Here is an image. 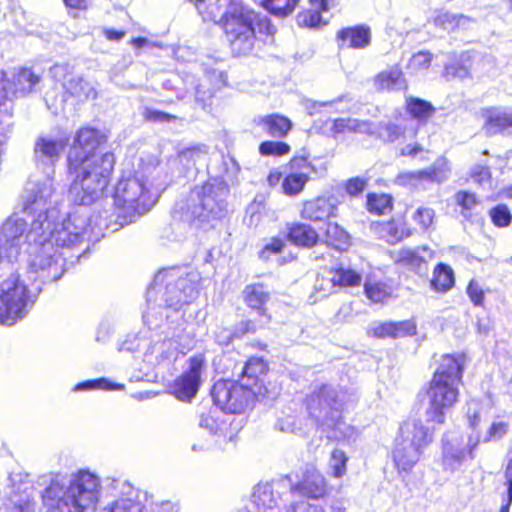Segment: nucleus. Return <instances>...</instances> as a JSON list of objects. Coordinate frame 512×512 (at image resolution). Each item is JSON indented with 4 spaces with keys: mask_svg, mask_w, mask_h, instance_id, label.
Here are the masks:
<instances>
[{
    "mask_svg": "<svg viewBox=\"0 0 512 512\" xmlns=\"http://www.w3.org/2000/svg\"><path fill=\"white\" fill-rule=\"evenodd\" d=\"M403 134V129L391 122V121H380L377 124L376 137L383 142L392 143L396 141Z\"/></svg>",
    "mask_w": 512,
    "mask_h": 512,
    "instance_id": "obj_47",
    "label": "nucleus"
},
{
    "mask_svg": "<svg viewBox=\"0 0 512 512\" xmlns=\"http://www.w3.org/2000/svg\"><path fill=\"white\" fill-rule=\"evenodd\" d=\"M40 81V77L36 75L31 69L23 68L21 69L16 77V83H12L15 94H27L30 93L34 86L38 84Z\"/></svg>",
    "mask_w": 512,
    "mask_h": 512,
    "instance_id": "obj_39",
    "label": "nucleus"
},
{
    "mask_svg": "<svg viewBox=\"0 0 512 512\" xmlns=\"http://www.w3.org/2000/svg\"><path fill=\"white\" fill-rule=\"evenodd\" d=\"M435 218V211L429 207H419L412 215V219L423 231L430 228Z\"/></svg>",
    "mask_w": 512,
    "mask_h": 512,
    "instance_id": "obj_59",
    "label": "nucleus"
},
{
    "mask_svg": "<svg viewBox=\"0 0 512 512\" xmlns=\"http://www.w3.org/2000/svg\"><path fill=\"white\" fill-rule=\"evenodd\" d=\"M192 270L189 265L160 269L153 283L147 289V310L143 319L149 328L159 327L163 322L166 308L181 311L190 305L192 294Z\"/></svg>",
    "mask_w": 512,
    "mask_h": 512,
    "instance_id": "obj_3",
    "label": "nucleus"
},
{
    "mask_svg": "<svg viewBox=\"0 0 512 512\" xmlns=\"http://www.w3.org/2000/svg\"><path fill=\"white\" fill-rule=\"evenodd\" d=\"M228 192V186L218 176L205 183L199 194L200 203L194 206V219L202 223L221 219L226 212Z\"/></svg>",
    "mask_w": 512,
    "mask_h": 512,
    "instance_id": "obj_17",
    "label": "nucleus"
},
{
    "mask_svg": "<svg viewBox=\"0 0 512 512\" xmlns=\"http://www.w3.org/2000/svg\"><path fill=\"white\" fill-rule=\"evenodd\" d=\"M101 512H148L145 505L132 498H120L106 507Z\"/></svg>",
    "mask_w": 512,
    "mask_h": 512,
    "instance_id": "obj_40",
    "label": "nucleus"
},
{
    "mask_svg": "<svg viewBox=\"0 0 512 512\" xmlns=\"http://www.w3.org/2000/svg\"><path fill=\"white\" fill-rule=\"evenodd\" d=\"M504 474L507 485V495L501 505L499 512H509L512 504V450L509 452V460Z\"/></svg>",
    "mask_w": 512,
    "mask_h": 512,
    "instance_id": "obj_61",
    "label": "nucleus"
},
{
    "mask_svg": "<svg viewBox=\"0 0 512 512\" xmlns=\"http://www.w3.org/2000/svg\"><path fill=\"white\" fill-rule=\"evenodd\" d=\"M68 144L69 136L64 132L39 136L34 145V161L37 168L42 169L46 175H53L55 165Z\"/></svg>",
    "mask_w": 512,
    "mask_h": 512,
    "instance_id": "obj_18",
    "label": "nucleus"
},
{
    "mask_svg": "<svg viewBox=\"0 0 512 512\" xmlns=\"http://www.w3.org/2000/svg\"><path fill=\"white\" fill-rule=\"evenodd\" d=\"M285 512H327L326 509L318 504L309 502L308 500L292 501L286 506Z\"/></svg>",
    "mask_w": 512,
    "mask_h": 512,
    "instance_id": "obj_60",
    "label": "nucleus"
},
{
    "mask_svg": "<svg viewBox=\"0 0 512 512\" xmlns=\"http://www.w3.org/2000/svg\"><path fill=\"white\" fill-rule=\"evenodd\" d=\"M219 0H194V6L204 21L217 22L220 16L219 6L216 2Z\"/></svg>",
    "mask_w": 512,
    "mask_h": 512,
    "instance_id": "obj_50",
    "label": "nucleus"
},
{
    "mask_svg": "<svg viewBox=\"0 0 512 512\" xmlns=\"http://www.w3.org/2000/svg\"><path fill=\"white\" fill-rule=\"evenodd\" d=\"M65 90L79 100L94 99L97 95L95 86L82 77L70 75L67 82H64Z\"/></svg>",
    "mask_w": 512,
    "mask_h": 512,
    "instance_id": "obj_35",
    "label": "nucleus"
},
{
    "mask_svg": "<svg viewBox=\"0 0 512 512\" xmlns=\"http://www.w3.org/2000/svg\"><path fill=\"white\" fill-rule=\"evenodd\" d=\"M392 197L387 194H369L367 197V208L371 213L384 215L392 210Z\"/></svg>",
    "mask_w": 512,
    "mask_h": 512,
    "instance_id": "obj_44",
    "label": "nucleus"
},
{
    "mask_svg": "<svg viewBox=\"0 0 512 512\" xmlns=\"http://www.w3.org/2000/svg\"><path fill=\"white\" fill-rule=\"evenodd\" d=\"M322 11L317 9H310L303 12L298 13L297 15V23L299 26H305L314 28L321 24H326V21L323 20L321 15Z\"/></svg>",
    "mask_w": 512,
    "mask_h": 512,
    "instance_id": "obj_56",
    "label": "nucleus"
},
{
    "mask_svg": "<svg viewBox=\"0 0 512 512\" xmlns=\"http://www.w3.org/2000/svg\"><path fill=\"white\" fill-rule=\"evenodd\" d=\"M443 74L448 79H465L469 77V70L464 64H461L459 62H451L445 65Z\"/></svg>",
    "mask_w": 512,
    "mask_h": 512,
    "instance_id": "obj_63",
    "label": "nucleus"
},
{
    "mask_svg": "<svg viewBox=\"0 0 512 512\" xmlns=\"http://www.w3.org/2000/svg\"><path fill=\"white\" fill-rule=\"evenodd\" d=\"M455 202L461 207V214L467 219L471 217L472 211L480 204L474 193L465 190H460L455 194Z\"/></svg>",
    "mask_w": 512,
    "mask_h": 512,
    "instance_id": "obj_48",
    "label": "nucleus"
},
{
    "mask_svg": "<svg viewBox=\"0 0 512 512\" xmlns=\"http://www.w3.org/2000/svg\"><path fill=\"white\" fill-rule=\"evenodd\" d=\"M254 28L255 32L257 31L268 36H272L276 32V28L271 24L268 16H260L257 13H255Z\"/></svg>",
    "mask_w": 512,
    "mask_h": 512,
    "instance_id": "obj_64",
    "label": "nucleus"
},
{
    "mask_svg": "<svg viewBox=\"0 0 512 512\" xmlns=\"http://www.w3.org/2000/svg\"><path fill=\"white\" fill-rule=\"evenodd\" d=\"M336 40L340 49H365L371 43V30L364 24L345 27L337 32Z\"/></svg>",
    "mask_w": 512,
    "mask_h": 512,
    "instance_id": "obj_24",
    "label": "nucleus"
},
{
    "mask_svg": "<svg viewBox=\"0 0 512 512\" xmlns=\"http://www.w3.org/2000/svg\"><path fill=\"white\" fill-rule=\"evenodd\" d=\"M19 218L7 219L0 228V265L17 261L23 247L28 252V268L33 280L57 281L65 272L63 254L46 237L44 222L32 221L29 231Z\"/></svg>",
    "mask_w": 512,
    "mask_h": 512,
    "instance_id": "obj_1",
    "label": "nucleus"
},
{
    "mask_svg": "<svg viewBox=\"0 0 512 512\" xmlns=\"http://www.w3.org/2000/svg\"><path fill=\"white\" fill-rule=\"evenodd\" d=\"M433 255L434 252L426 246L415 250L406 248L398 252L397 261L408 266L420 276H425L429 270L428 261L433 258Z\"/></svg>",
    "mask_w": 512,
    "mask_h": 512,
    "instance_id": "obj_27",
    "label": "nucleus"
},
{
    "mask_svg": "<svg viewBox=\"0 0 512 512\" xmlns=\"http://www.w3.org/2000/svg\"><path fill=\"white\" fill-rule=\"evenodd\" d=\"M172 220L175 224L183 226L189 230L192 226V212L190 194H187L177 200L172 210Z\"/></svg>",
    "mask_w": 512,
    "mask_h": 512,
    "instance_id": "obj_37",
    "label": "nucleus"
},
{
    "mask_svg": "<svg viewBox=\"0 0 512 512\" xmlns=\"http://www.w3.org/2000/svg\"><path fill=\"white\" fill-rule=\"evenodd\" d=\"M308 177L303 173H293L286 176L282 182V188L286 195H297L304 188Z\"/></svg>",
    "mask_w": 512,
    "mask_h": 512,
    "instance_id": "obj_49",
    "label": "nucleus"
},
{
    "mask_svg": "<svg viewBox=\"0 0 512 512\" xmlns=\"http://www.w3.org/2000/svg\"><path fill=\"white\" fill-rule=\"evenodd\" d=\"M365 294L372 302L381 303L390 297L391 292L386 284L376 282L365 283Z\"/></svg>",
    "mask_w": 512,
    "mask_h": 512,
    "instance_id": "obj_51",
    "label": "nucleus"
},
{
    "mask_svg": "<svg viewBox=\"0 0 512 512\" xmlns=\"http://www.w3.org/2000/svg\"><path fill=\"white\" fill-rule=\"evenodd\" d=\"M100 491V478L88 470H80L53 474L41 497L46 512H95Z\"/></svg>",
    "mask_w": 512,
    "mask_h": 512,
    "instance_id": "obj_2",
    "label": "nucleus"
},
{
    "mask_svg": "<svg viewBox=\"0 0 512 512\" xmlns=\"http://www.w3.org/2000/svg\"><path fill=\"white\" fill-rule=\"evenodd\" d=\"M346 98H347V96H341L332 101H325V102H318V101H314V100L305 98L301 101V105L305 109L306 113L310 116L316 115L317 113H319L321 111V109H327V111H329V112L336 111V112L343 113V112L347 111L348 108L347 107L339 108L338 105L340 103H342Z\"/></svg>",
    "mask_w": 512,
    "mask_h": 512,
    "instance_id": "obj_38",
    "label": "nucleus"
},
{
    "mask_svg": "<svg viewBox=\"0 0 512 512\" xmlns=\"http://www.w3.org/2000/svg\"><path fill=\"white\" fill-rule=\"evenodd\" d=\"M290 493H299L308 498L318 499L326 494L325 478L314 468H307L301 481L293 480Z\"/></svg>",
    "mask_w": 512,
    "mask_h": 512,
    "instance_id": "obj_25",
    "label": "nucleus"
},
{
    "mask_svg": "<svg viewBox=\"0 0 512 512\" xmlns=\"http://www.w3.org/2000/svg\"><path fill=\"white\" fill-rule=\"evenodd\" d=\"M377 90H399L404 86V78L401 69L394 66L380 72L374 79Z\"/></svg>",
    "mask_w": 512,
    "mask_h": 512,
    "instance_id": "obj_36",
    "label": "nucleus"
},
{
    "mask_svg": "<svg viewBox=\"0 0 512 512\" xmlns=\"http://www.w3.org/2000/svg\"><path fill=\"white\" fill-rule=\"evenodd\" d=\"M485 118L483 129L487 135L512 134V112L501 108H487L482 112Z\"/></svg>",
    "mask_w": 512,
    "mask_h": 512,
    "instance_id": "obj_26",
    "label": "nucleus"
},
{
    "mask_svg": "<svg viewBox=\"0 0 512 512\" xmlns=\"http://www.w3.org/2000/svg\"><path fill=\"white\" fill-rule=\"evenodd\" d=\"M454 284L455 276L453 269L445 263L437 264L430 280L431 288L438 293H446Z\"/></svg>",
    "mask_w": 512,
    "mask_h": 512,
    "instance_id": "obj_34",
    "label": "nucleus"
},
{
    "mask_svg": "<svg viewBox=\"0 0 512 512\" xmlns=\"http://www.w3.org/2000/svg\"><path fill=\"white\" fill-rule=\"evenodd\" d=\"M408 112L415 118L427 119L432 116L435 109L432 104L420 98L410 97L406 101Z\"/></svg>",
    "mask_w": 512,
    "mask_h": 512,
    "instance_id": "obj_45",
    "label": "nucleus"
},
{
    "mask_svg": "<svg viewBox=\"0 0 512 512\" xmlns=\"http://www.w3.org/2000/svg\"><path fill=\"white\" fill-rule=\"evenodd\" d=\"M326 242L337 249H343L349 244V234L337 223L328 222L326 228Z\"/></svg>",
    "mask_w": 512,
    "mask_h": 512,
    "instance_id": "obj_41",
    "label": "nucleus"
},
{
    "mask_svg": "<svg viewBox=\"0 0 512 512\" xmlns=\"http://www.w3.org/2000/svg\"><path fill=\"white\" fill-rule=\"evenodd\" d=\"M339 200L336 196L318 197L304 203L301 215L310 221H324L336 216Z\"/></svg>",
    "mask_w": 512,
    "mask_h": 512,
    "instance_id": "obj_23",
    "label": "nucleus"
},
{
    "mask_svg": "<svg viewBox=\"0 0 512 512\" xmlns=\"http://www.w3.org/2000/svg\"><path fill=\"white\" fill-rule=\"evenodd\" d=\"M291 475H283L254 486L251 499L239 512H267L278 507L284 495L293 489Z\"/></svg>",
    "mask_w": 512,
    "mask_h": 512,
    "instance_id": "obj_16",
    "label": "nucleus"
},
{
    "mask_svg": "<svg viewBox=\"0 0 512 512\" xmlns=\"http://www.w3.org/2000/svg\"><path fill=\"white\" fill-rule=\"evenodd\" d=\"M450 173L448 160L439 157L432 166L416 172L400 173L395 182L401 186H417L420 182L443 183Z\"/></svg>",
    "mask_w": 512,
    "mask_h": 512,
    "instance_id": "obj_21",
    "label": "nucleus"
},
{
    "mask_svg": "<svg viewBox=\"0 0 512 512\" xmlns=\"http://www.w3.org/2000/svg\"><path fill=\"white\" fill-rule=\"evenodd\" d=\"M284 246L285 243L281 238L274 237L259 252V258L262 260H268L271 255L281 253Z\"/></svg>",
    "mask_w": 512,
    "mask_h": 512,
    "instance_id": "obj_62",
    "label": "nucleus"
},
{
    "mask_svg": "<svg viewBox=\"0 0 512 512\" xmlns=\"http://www.w3.org/2000/svg\"><path fill=\"white\" fill-rule=\"evenodd\" d=\"M211 396L216 406L232 414L245 413L256 402L271 397L268 389L251 388L239 380L217 381L212 387Z\"/></svg>",
    "mask_w": 512,
    "mask_h": 512,
    "instance_id": "obj_11",
    "label": "nucleus"
},
{
    "mask_svg": "<svg viewBox=\"0 0 512 512\" xmlns=\"http://www.w3.org/2000/svg\"><path fill=\"white\" fill-rule=\"evenodd\" d=\"M253 124L274 138L285 137L292 128V122L280 114L257 116Z\"/></svg>",
    "mask_w": 512,
    "mask_h": 512,
    "instance_id": "obj_28",
    "label": "nucleus"
},
{
    "mask_svg": "<svg viewBox=\"0 0 512 512\" xmlns=\"http://www.w3.org/2000/svg\"><path fill=\"white\" fill-rule=\"evenodd\" d=\"M464 363V355L446 354L441 357L426 390L428 421L437 424L445 422L446 412L458 401Z\"/></svg>",
    "mask_w": 512,
    "mask_h": 512,
    "instance_id": "obj_6",
    "label": "nucleus"
},
{
    "mask_svg": "<svg viewBox=\"0 0 512 512\" xmlns=\"http://www.w3.org/2000/svg\"><path fill=\"white\" fill-rule=\"evenodd\" d=\"M287 237L291 243L306 248L314 246L319 238L315 229L304 223H296L289 227Z\"/></svg>",
    "mask_w": 512,
    "mask_h": 512,
    "instance_id": "obj_33",
    "label": "nucleus"
},
{
    "mask_svg": "<svg viewBox=\"0 0 512 512\" xmlns=\"http://www.w3.org/2000/svg\"><path fill=\"white\" fill-rule=\"evenodd\" d=\"M456 18L457 14L445 10H439L436 12L433 23L435 26L451 32L456 30Z\"/></svg>",
    "mask_w": 512,
    "mask_h": 512,
    "instance_id": "obj_58",
    "label": "nucleus"
},
{
    "mask_svg": "<svg viewBox=\"0 0 512 512\" xmlns=\"http://www.w3.org/2000/svg\"><path fill=\"white\" fill-rule=\"evenodd\" d=\"M32 300L18 274H11L0 284V324L11 326L23 318Z\"/></svg>",
    "mask_w": 512,
    "mask_h": 512,
    "instance_id": "obj_12",
    "label": "nucleus"
},
{
    "mask_svg": "<svg viewBox=\"0 0 512 512\" xmlns=\"http://www.w3.org/2000/svg\"><path fill=\"white\" fill-rule=\"evenodd\" d=\"M290 152V146L281 141H263L259 145V153L262 156H283Z\"/></svg>",
    "mask_w": 512,
    "mask_h": 512,
    "instance_id": "obj_53",
    "label": "nucleus"
},
{
    "mask_svg": "<svg viewBox=\"0 0 512 512\" xmlns=\"http://www.w3.org/2000/svg\"><path fill=\"white\" fill-rule=\"evenodd\" d=\"M186 371L168 385V392L177 400L190 403L192 399V357L187 361Z\"/></svg>",
    "mask_w": 512,
    "mask_h": 512,
    "instance_id": "obj_32",
    "label": "nucleus"
},
{
    "mask_svg": "<svg viewBox=\"0 0 512 512\" xmlns=\"http://www.w3.org/2000/svg\"><path fill=\"white\" fill-rule=\"evenodd\" d=\"M371 330L373 335L377 338H398L414 335L416 333V325L411 320L398 322L388 321L375 324Z\"/></svg>",
    "mask_w": 512,
    "mask_h": 512,
    "instance_id": "obj_31",
    "label": "nucleus"
},
{
    "mask_svg": "<svg viewBox=\"0 0 512 512\" xmlns=\"http://www.w3.org/2000/svg\"><path fill=\"white\" fill-rule=\"evenodd\" d=\"M254 20L255 12L238 0H231L220 16L234 55H247L252 51L255 40Z\"/></svg>",
    "mask_w": 512,
    "mask_h": 512,
    "instance_id": "obj_9",
    "label": "nucleus"
},
{
    "mask_svg": "<svg viewBox=\"0 0 512 512\" xmlns=\"http://www.w3.org/2000/svg\"><path fill=\"white\" fill-rule=\"evenodd\" d=\"M261 3L269 13L286 17L294 11L298 0H261Z\"/></svg>",
    "mask_w": 512,
    "mask_h": 512,
    "instance_id": "obj_42",
    "label": "nucleus"
},
{
    "mask_svg": "<svg viewBox=\"0 0 512 512\" xmlns=\"http://www.w3.org/2000/svg\"><path fill=\"white\" fill-rule=\"evenodd\" d=\"M157 166V158L146 155L138 159L134 170L123 171L113 194L116 222L120 226L134 222L153 205L150 190Z\"/></svg>",
    "mask_w": 512,
    "mask_h": 512,
    "instance_id": "obj_4",
    "label": "nucleus"
},
{
    "mask_svg": "<svg viewBox=\"0 0 512 512\" xmlns=\"http://www.w3.org/2000/svg\"><path fill=\"white\" fill-rule=\"evenodd\" d=\"M115 165V157L105 152L102 157L89 158L73 167L68 163L69 173L74 176L69 188L71 200L78 205H90L100 199L109 184Z\"/></svg>",
    "mask_w": 512,
    "mask_h": 512,
    "instance_id": "obj_8",
    "label": "nucleus"
},
{
    "mask_svg": "<svg viewBox=\"0 0 512 512\" xmlns=\"http://www.w3.org/2000/svg\"><path fill=\"white\" fill-rule=\"evenodd\" d=\"M358 399L357 389L352 385L321 384L307 396L306 408L318 426L332 429L335 438L351 441L356 430L343 421L342 413L353 407Z\"/></svg>",
    "mask_w": 512,
    "mask_h": 512,
    "instance_id": "obj_5",
    "label": "nucleus"
},
{
    "mask_svg": "<svg viewBox=\"0 0 512 512\" xmlns=\"http://www.w3.org/2000/svg\"><path fill=\"white\" fill-rule=\"evenodd\" d=\"M178 349L177 341L174 339H165L161 342L153 343L148 352L155 355L158 362L169 359L173 356L174 352Z\"/></svg>",
    "mask_w": 512,
    "mask_h": 512,
    "instance_id": "obj_46",
    "label": "nucleus"
},
{
    "mask_svg": "<svg viewBox=\"0 0 512 512\" xmlns=\"http://www.w3.org/2000/svg\"><path fill=\"white\" fill-rule=\"evenodd\" d=\"M28 475L21 472H12L8 477L9 497L19 512H34L35 503L30 500L27 491L31 488Z\"/></svg>",
    "mask_w": 512,
    "mask_h": 512,
    "instance_id": "obj_22",
    "label": "nucleus"
},
{
    "mask_svg": "<svg viewBox=\"0 0 512 512\" xmlns=\"http://www.w3.org/2000/svg\"><path fill=\"white\" fill-rule=\"evenodd\" d=\"M267 370L268 366L262 358L251 357L242 367L238 380L251 388L268 389L262 379Z\"/></svg>",
    "mask_w": 512,
    "mask_h": 512,
    "instance_id": "obj_29",
    "label": "nucleus"
},
{
    "mask_svg": "<svg viewBox=\"0 0 512 512\" xmlns=\"http://www.w3.org/2000/svg\"><path fill=\"white\" fill-rule=\"evenodd\" d=\"M361 280V274L350 268L340 267L332 272V281L335 287L358 286Z\"/></svg>",
    "mask_w": 512,
    "mask_h": 512,
    "instance_id": "obj_43",
    "label": "nucleus"
},
{
    "mask_svg": "<svg viewBox=\"0 0 512 512\" xmlns=\"http://www.w3.org/2000/svg\"><path fill=\"white\" fill-rule=\"evenodd\" d=\"M92 389L123 390L124 385L111 383L106 378H99L96 380H88V381L78 383L74 387V391H84V390H92Z\"/></svg>",
    "mask_w": 512,
    "mask_h": 512,
    "instance_id": "obj_52",
    "label": "nucleus"
},
{
    "mask_svg": "<svg viewBox=\"0 0 512 512\" xmlns=\"http://www.w3.org/2000/svg\"><path fill=\"white\" fill-rule=\"evenodd\" d=\"M53 175H46L43 179H33L27 183L23 193L24 209L33 215L34 219H43L47 214L49 217H57L59 210L53 200L55 188Z\"/></svg>",
    "mask_w": 512,
    "mask_h": 512,
    "instance_id": "obj_15",
    "label": "nucleus"
},
{
    "mask_svg": "<svg viewBox=\"0 0 512 512\" xmlns=\"http://www.w3.org/2000/svg\"><path fill=\"white\" fill-rule=\"evenodd\" d=\"M106 141V137L94 128H82L77 134L68 154V163L73 167L83 163L89 158H99L105 152H100V146Z\"/></svg>",
    "mask_w": 512,
    "mask_h": 512,
    "instance_id": "obj_20",
    "label": "nucleus"
},
{
    "mask_svg": "<svg viewBox=\"0 0 512 512\" xmlns=\"http://www.w3.org/2000/svg\"><path fill=\"white\" fill-rule=\"evenodd\" d=\"M479 438L470 436L465 442L462 434L447 432L441 440V466L445 473L464 471L468 462L475 458L474 450Z\"/></svg>",
    "mask_w": 512,
    "mask_h": 512,
    "instance_id": "obj_14",
    "label": "nucleus"
},
{
    "mask_svg": "<svg viewBox=\"0 0 512 512\" xmlns=\"http://www.w3.org/2000/svg\"><path fill=\"white\" fill-rule=\"evenodd\" d=\"M115 165V157L105 152L102 157L89 158L73 167L68 163L69 173L74 176L69 188L71 200L78 205H90L100 199L109 184Z\"/></svg>",
    "mask_w": 512,
    "mask_h": 512,
    "instance_id": "obj_7",
    "label": "nucleus"
},
{
    "mask_svg": "<svg viewBox=\"0 0 512 512\" xmlns=\"http://www.w3.org/2000/svg\"><path fill=\"white\" fill-rule=\"evenodd\" d=\"M347 461L348 457L344 451L340 449L333 450L330 457L329 466L334 477L340 478L346 473Z\"/></svg>",
    "mask_w": 512,
    "mask_h": 512,
    "instance_id": "obj_54",
    "label": "nucleus"
},
{
    "mask_svg": "<svg viewBox=\"0 0 512 512\" xmlns=\"http://www.w3.org/2000/svg\"><path fill=\"white\" fill-rule=\"evenodd\" d=\"M492 223L500 228L507 227L512 221V214L504 204H498L489 211Z\"/></svg>",
    "mask_w": 512,
    "mask_h": 512,
    "instance_id": "obj_55",
    "label": "nucleus"
},
{
    "mask_svg": "<svg viewBox=\"0 0 512 512\" xmlns=\"http://www.w3.org/2000/svg\"><path fill=\"white\" fill-rule=\"evenodd\" d=\"M57 217H49L48 214L41 219L33 221L44 222L46 237L58 250L64 247H71L81 242L86 233L87 216L79 212L70 214L67 218L58 221Z\"/></svg>",
    "mask_w": 512,
    "mask_h": 512,
    "instance_id": "obj_13",
    "label": "nucleus"
},
{
    "mask_svg": "<svg viewBox=\"0 0 512 512\" xmlns=\"http://www.w3.org/2000/svg\"><path fill=\"white\" fill-rule=\"evenodd\" d=\"M197 61H200L204 78L196 89L195 99L205 107L204 99H211L217 91L227 86V74L223 61L214 56L207 55Z\"/></svg>",
    "mask_w": 512,
    "mask_h": 512,
    "instance_id": "obj_19",
    "label": "nucleus"
},
{
    "mask_svg": "<svg viewBox=\"0 0 512 512\" xmlns=\"http://www.w3.org/2000/svg\"><path fill=\"white\" fill-rule=\"evenodd\" d=\"M432 442V433L421 420L408 419L400 427L393 451L394 462L400 472H409L419 461L423 448Z\"/></svg>",
    "mask_w": 512,
    "mask_h": 512,
    "instance_id": "obj_10",
    "label": "nucleus"
},
{
    "mask_svg": "<svg viewBox=\"0 0 512 512\" xmlns=\"http://www.w3.org/2000/svg\"><path fill=\"white\" fill-rule=\"evenodd\" d=\"M335 288L334 282L331 278H325V277H317L315 284H314V292H315V298L312 300L314 295L310 296V300L312 303L317 302L320 299H323L327 297L329 294L333 292Z\"/></svg>",
    "mask_w": 512,
    "mask_h": 512,
    "instance_id": "obj_57",
    "label": "nucleus"
},
{
    "mask_svg": "<svg viewBox=\"0 0 512 512\" xmlns=\"http://www.w3.org/2000/svg\"><path fill=\"white\" fill-rule=\"evenodd\" d=\"M245 304L258 312L260 316H266V304L271 298L269 289L262 283H254L245 286L243 292Z\"/></svg>",
    "mask_w": 512,
    "mask_h": 512,
    "instance_id": "obj_30",
    "label": "nucleus"
}]
</instances>
